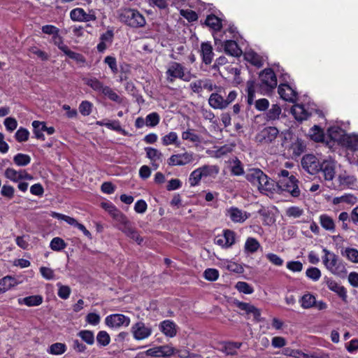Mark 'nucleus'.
<instances>
[{"label": "nucleus", "mask_w": 358, "mask_h": 358, "mask_svg": "<svg viewBox=\"0 0 358 358\" xmlns=\"http://www.w3.org/2000/svg\"><path fill=\"white\" fill-rule=\"evenodd\" d=\"M245 178L253 185L256 186L260 192L268 195L273 194L275 182L269 178L259 169H250L245 175Z\"/></svg>", "instance_id": "nucleus-1"}, {"label": "nucleus", "mask_w": 358, "mask_h": 358, "mask_svg": "<svg viewBox=\"0 0 358 358\" xmlns=\"http://www.w3.org/2000/svg\"><path fill=\"white\" fill-rule=\"evenodd\" d=\"M324 255L322 257V262L326 268L332 274L343 276L346 274L347 271L344 264L339 260L338 257L327 248H323Z\"/></svg>", "instance_id": "nucleus-2"}, {"label": "nucleus", "mask_w": 358, "mask_h": 358, "mask_svg": "<svg viewBox=\"0 0 358 358\" xmlns=\"http://www.w3.org/2000/svg\"><path fill=\"white\" fill-rule=\"evenodd\" d=\"M166 80L169 83H173L176 79L182 80L185 82H189L195 76L191 73L190 71L178 62H171L166 71Z\"/></svg>", "instance_id": "nucleus-3"}, {"label": "nucleus", "mask_w": 358, "mask_h": 358, "mask_svg": "<svg viewBox=\"0 0 358 358\" xmlns=\"http://www.w3.org/2000/svg\"><path fill=\"white\" fill-rule=\"evenodd\" d=\"M119 18L127 25L134 27H143L145 24V19L137 10L124 8L120 10Z\"/></svg>", "instance_id": "nucleus-4"}, {"label": "nucleus", "mask_w": 358, "mask_h": 358, "mask_svg": "<svg viewBox=\"0 0 358 358\" xmlns=\"http://www.w3.org/2000/svg\"><path fill=\"white\" fill-rule=\"evenodd\" d=\"M299 180L293 175L290 178L279 179L275 182L277 187H274L273 193H280L282 191H287L294 197H298L301 191L298 186Z\"/></svg>", "instance_id": "nucleus-5"}, {"label": "nucleus", "mask_w": 358, "mask_h": 358, "mask_svg": "<svg viewBox=\"0 0 358 358\" xmlns=\"http://www.w3.org/2000/svg\"><path fill=\"white\" fill-rule=\"evenodd\" d=\"M277 84L276 76L271 69H265L259 73V87L262 93L270 92Z\"/></svg>", "instance_id": "nucleus-6"}, {"label": "nucleus", "mask_w": 358, "mask_h": 358, "mask_svg": "<svg viewBox=\"0 0 358 358\" xmlns=\"http://www.w3.org/2000/svg\"><path fill=\"white\" fill-rule=\"evenodd\" d=\"M195 159V154L190 151L172 155L167 160L171 166H185L192 164Z\"/></svg>", "instance_id": "nucleus-7"}, {"label": "nucleus", "mask_w": 358, "mask_h": 358, "mask_svg": "<svg viewBox=\"0 0 358 358\" xmlns=\"http://www.w3.org/2000/svg\"><path fill=\"white\" fill-rule=\"evenodd\" d=\"M278 134L279 131L276 127H267L257 134L256 140L260 143H271L275 140Z\"/></svg>", "instance_id": "nucleus-8"}, {"label": "nucleus", "mask_w": 358, "mask_h": 358, "mask_svg": "<svg viewBox=\"0 0 358 358\" xmlns=\"http://www.w3.org/2000/svg\"><path fill=\"white\" fill-rule=\"evenodd\" d=\"M321 163L313 155H306L301 159V166L311 175L319 172Z\"/></svg>", "instance_id": "nucleus-9"}, {"label": "nucleus", "mask_w": 358, "mask_h": 358, "mask_svg": "<svg viewBox=\"0 0 358 358\" xmlns=\"http://www.w3.org/2000/svg\"><path fill=\"white\" fill-rule=\"evenodd\" d=\"M117 229L122 231L127 236L135 241L138 245L141 244L143 239L140 236L134 227L133 223L127 218L123 224L117 226Z\"/></svg>", "instance_id": "nucleus-10"}, {"label": "nucleus", "mask_w": 358, "mask_h": 358, "mask_svg": "<svg viewBox=\"0 0 358 358\" xmlns=\"http://www.w3.org/2000/svg\"><path fill=\"white\" fill-rule=\"evenodd\" d=\"M131 330L134 338L138 341L144 340L152 334V328L141 321L134 324Z\"/></svg>", "instance_id": "nucleus-11"}, {"label": "nucleus", "mask_w": 358, "mask_h": 358, "mask_svg": "<svg viewBox=\"0 0 358 358\" xmlns=\"http://www.w3.org/2000/svg\"><path fill=\"white\" fill-rule=\"evenodd\" d=\"M70 17L74 22L95 21L96 17L93 11L87 13L83 8H76L70 12Z\"/></svg>", "instance_id": "nucleus-12"}, {"label": "nucleus", "mask_w": 358, "mask_h": 358, "mask_svg": "<svg viewBox=\"0 0 358 358\" xmlns=\"http://www.w3.org/2000/svg\"><path fill=\"white\" fill-rule=\"evenodd\" d=\"M106 324L110 327H128L130 319L122 314H113L108 315L105 320Z\"/></svg>", "instance_id": "nucleus-13"}, {"label": "nucleus", "mask_w": 358, "mask_h": 358, "mask_svg": "<svg viewBox=\"0 0 358 358\" xmlns=\"http://www.w3.org/2000/svg\"><path fill=\"white\" fill-rule=\"evenodd\" d=\"M177 352L176 349L169 345L150 348L146 351V354L151 357H170Z\"/></svg>", "instance_id": "nucleus-14"}, {"label": "nucleus", "mask_w": 358, "mask_h": 358, "mask_svg": "<svg viewBox=\"0 0 358 358\" xmlns=\"http://www.w3.org/2000/svg\"><path fill=\"white\" fill-rule=\"evenodd\" d=\"M335 163L331 160H324L321 163L320 171L326 181H331L335 176Z\"/></svg>", "instance_id": "nucleus-15"}, {"label": "nucleus", "mask_w": 358, "mask_h": 358, "mask_svg": "<svg viewBox=\"0 0 358 358\" xmlns=\"http://www.w3.org/2000/svg\"><path fill=\"white\" fill-rule=\"evenodd\" d=\"M278 91L280 97L287 101L294 102L296 100L297 93L289 85H280Z\"/></svg>", "instance_id": "nucleus-16"}, {"label": "nucleus", "mask_w": 358, "mask_h": 358, "mask_svg": "<svg viewBox=\"0 0 358 358\" xmlns=\"http://www.w3.org/2000/svg\"><path fill=\"white\" fill-rule=\"evenodd\" d=\"M177 326L173 321L166 320L159 324L160 331L167 337L173 338L177 334Z\"/></svg>", "instance_id": "nucleus-17"}, {"label": "nucleus", "mask_w": 358, "mask_h": 358, "mask_svg": "<svg viewBox=\"0 0 358 358\" xmlns=\"http://www.w3.org/2000/svg\"><path fill=\"white\" fill-rule=\"evenodd\" d=\"M201 55L203 62L206 64H210L213 59L214 53L213 47L210 42H203L201 45Z\"/></svg>", "instance_id": "nucleus-18"}, {"label": "nucleus", "mask_w": 358, "mask_h": 358, "mask_svg": "<svg viewBox=\"0 0 358 358\" xmlns=\"http://www.w3.org/2000/svg\"><path fill=\"white\" fill-rule=\"evenodd\" d=\"M85 84L90 87L95 92L103 95L108 86L103 85L102 82L96 78H87L83 79Z\"/></svg>", "instance_id": "nucleus-19"}, {"label": "nucleus", "mask_w": 358, "mask_h": 358, "mask_svg": "<svg viewBox=\"0 0 358 358\" xmlns=\"http://www.w3.org/2000/svg\"><path fill=\"white\" fill-rule=\"evenodd\" d=\"M227 215L234 222H243L248 218L245 212L235 207H231L227 210Z\"/></svg>", "instance_id": "nucleus-20"}, {"label": "nucleus", "mask_w": 358, "mask_h": 358, "mask_svg": "<svg viewBox=\"0 0 358 358\" xmlns=\"http://www.w3.org/2000/svg\"><path fill=\"white\" fill-rule=\"evenodd\" d=\"M43 299L41 295H32L24 298L17 299L19 305H26L27 306H37L43 303Z\"/></svg>", "instance_id": "nucleus-21"}, {"label": "nucleus", "mask_w": 358, "mask_h": 358, "mask_svg": "<svg viewBox=\"0 0 358 358\" xmlns=\"http://www.w3.org/2000/svg\"><path fill=\"white\" fill-rule=\"evenodd\" d=\"M327 285L331 291L336 292L343 301H346L347 292L344 287L331 279L327 280Z\"/></svg>", "instance_id": "nucleus-22"}, {"label": "nucleus", "mask_w": 358, "mask_h": 358, "mask_svg": "<svg viewBox=\"0 0 358 358\" xmlns=\"http://www.w3.org/2000/svg\"><path fill=\"white\" fill-rule=\"evenodd\" d=\"M291 112L298 121L307 120L310 116V113L305 109L304 106L301 104L294 105L292 107Z\"/></svg>", "instance_id": "nucleus-23"}, {"label": "nucleus", "mask_w": 358, "mask_h": 358, "mask_svg": "<svg viewBox=\"0 0 358 358\" xmlns=\"http://www.w3.org/2000/svg\"><path fill=\"white\" fill-rule=\"evenodd\" d=\"M209 105L215 109H225L224 99L218 93H212L208 99Z\"/></svg>", "instance_id": "nucleus-24"}, {"label": "nucleus", "mask_w": 358, "mask_h": 358, "mask_svg": "<svg viewBox=\"0 0 358 358\" xmlns=\"http://www.w3.org/2000/svg\"><path fill=\"white\" fill-rule=\"evenodd\" d=\"M18 284L17 280L11 275L0 279V294L4 293Z\"/></svg>", "instance_id": "nucleus-25"}, {"label": "nucleus", "mask_w": 358, "mask_h": 358, "mask_svg": "<svg viewBox=\"0 0 358 358\" xmlns=\"http://www.w3.org/2000/svg\"><path fill=\"white\" fill-rule=\"evenodd\" d=\"M224 52L234 57H239L242 54L241 49L238 47L236 41L229 40L224 43Z\"/></svg>", "instance_id": "nucleus-26"}, {"label": "nucleus", "mask_w": 358, "mask_h": 358, "mask_svg": "<svg viewBox=\"0 0 358 358\" xmlns=\"http://www.w3.org/2000/svg\"><path fill=\"white\" fill-rule=\"evenodd\" d=\"M237 306L241 310L245 311L247 313H252L254 316L255 320H256L257 321L260 320V311L253 305L245 302H238L237 303Z\"/></svg>", "instance_id": "nucleus-27"}, {"label": "nucleus", "mask_w": 358, "mask_h": 358, "mask_svg": "<svg viewBox=\"0 0 358 358\" xmlns=\"http://www.w3.org/2000/svg\"><path fill=\"white\" fill-rule=\"evenodd\" d=\"M320 223L323 229L330 232L336 231V224L334 220L330 216L322 214L320 216Z\"/></svg>", "instance_id": "nucleus-28"}, {"label": "nucleus", "mask_w": 358, "mask_h": 358, "mask_svg": "<svg viewBox=\"0 0 358 358\" xmlns=\"http://www.w3.org/2000/svg\"><path fill=\"white\" fill-rule=\"evenodd\" d=\"M162 143L164 146L175 145L179 147L180 145V143L178 140V134L174 131H171L164 136H163L162 138Z\"/></svg>", "instance_id": "nucleus-29"}, {"label": "nucleus", "mask_w": 358, "mask_h": 358, "mask_svg": "<svg viewBox=\"0 0 358 358\" xmlns=\"http://www.w3.org/2000/svg\"><path fill=\"white\" fill-rule=\"evenodd\" d=\"M260 248L259 241L252 237H249L246 239L244 245V250L246 253H255Z\"/></svg>", "instance_id": "nucleus-30"}, {"label": "nucleus", "mask_w": 358, "mask_h": 358, "mask_svg": "<svg viewBox=\"0 0 358 358\" xmlns=\"http://www.w3.org/2000/svg\"><path fill=\"white\" fill-rule=\"evenodd\" d=\"M245 59L251 64L259 68L263 66V59L255 52H248L245 54Z\"/></svg>", "instance_id": "nucleus-31"}, {"label": "nucleus", "mask_w": 358, "mask_h": 358, "mask_svg": "<svg viewBox=\"0 0 358 358\" xmlns=\"http://www.w3.org/2000/svg\"><path fill=\"white\" fill-rule=\"evenodd\" d=\"M203 178H215L219 173V167L216 165H203L199 167Z\"/></svg>", "instance_id": "nucleus-32"}, {"label": "nucleus", "mask_w": 358, "mask_h": 358, "mask_svg": "<svg viewBox=\"0 0 358 358\" xmlns=\"http://www.w3.org/2000/svg\"><path fill=\"white\" fill-rule=\"evenodd\" d=\"M282 110L278 104H273L270 109L266 113V119L268 121H273L278 120L281 114Z\"/></svg>", "instance_id": "nucleus-33"}, {"label": "nucleus", "mask_w": 358, "mask_h": 358, "mask_svg": "<svg viewBox=\"0 0 358 358\" xmlns=\"http://www.w3.org/2000/svg\"><path fill=\"white\" fill-rule=\"evenodd\" d=\"M205 24L215 31H219L222 28V22L220 19L215 15H208L206 19Z\"/></svg>", "instance_id": "nucleus-34"}, {"label": "nucleus", "mask_w": 358, "mask_h": 358, "mask_svg": "<svg viewBox=\"0 0 358 358\" xmlns=\"http://www.w3.org/2000/svg\"><path fill=\"white\" fill-rule=\"evenodd\" d=\"M341 255L351 262L358 263V250L346 248L341 250Z\"/></svg>", "instance_id": "nucleus-35"}, {"label": "nucleus", "mask_w": 358, "mask_h": 358, "mask_svg": "<svg viewBox=\"0 0 358 358\" xmlns=\"http://www.w3.org/2000/svg\"><path fill=\"white\" fill-rule=\"evenodd\" d=\"M22 170L16 171L13 168H8L5 170L4 176L11 181L17 182L22 180Z\"/></svg>", "instance_id": "nucleus-36"}, {"label": "nucleus", "mask_w": 358, "mask_h": 358, "mask_svg": "<svg viewBox=\"0 0 358 358\" xmlns=\"http://www.w3.org/2000/svg\"><path fill=\"white\" fill-rule=\"evenodd\" d=\"M300 302L303 308L308 309L314 306L316 302V299L313 294L308 293L301 297Z\"/></svg>", "instance_id": "nucleus-37"}, {"label": "nucleus", "mask_w": 358, "mask_h": 358, "mask_svg": "<svg viewBox=\"0 0 358 358\" xmlns=\"http://www.w3.org/2000/svg\"><path fill=\"white\" fill-rule=\"evenodd\" d=\"M66 350V346L64 343H55L52 344L48 350V353L55 355H60L64 353Z\"/></svg>", "instance_id": "nucleus-38"}, {"label": "nucleus", "mask_w": 358, "mask_h": 358, "mask_svg": "<svg viewBox=\"0 0 358 358\" xmlns=\"http://www.w3.org/2000/svg\"><path fill=\"white\" fill-rule=\"evenodd\" d=\"M13 162L19 166H25L31 162V157L28 155L18 153L14 156Z\"/></svg>", "instance_id": "nucleus-39"}, {"label": "nucleus", "mask_w": 358, "mask_h": 358, "mask_svg": "<svg viewBox=\"0 0 358 358\" xmlns=\"http://www.w3.org/2000/svg\"><path fill=\"white\" fill-rule=\"evenodd\" d=\"M78 336L87 345H92L94 343V336L92 331L82 330L78 333Z\"/></svg>", "instance_id": "nucleus-40"}, {"label": "nucleus", "mask_w": 358, "mask_h": 358, "mask_svg": "<svg viewBox=\"0 0 358 358\" xmlns=\"http://www.w3.org/2000/svg\"><path fill=\"white\" fill-rule=\"evenodd\" d=\"M146 156L150 161H160L162 162V153L156 148H145Z\"/></svg>", "instance_id": "nucleus-41"}, {"label": "nucleus", "mask_w": 358, "mask_h": 358, "mask_svg": "<svg viewBox=\"0 0 358 358\" xmlns=\"http://www.w3.org/2000/svg\"><path fill=\"white\" fill-rule=\"evenodd\" d=\"M66 247V243L59 237H55L50 243V248L54 251H61Z\"/></svg>", "instance_id": "nucleus-42"}, {"label": "nucleus", "mask_w": 358, "mask_h": 358, "mask_svg": "<svg viewBox=\"0 0 358 358\" xmlns=\"http://www.w3.org/2000/svg\"><path fill=\"white\" fill-rule=\"evenodd\" d=\"M203 178L199 168L193 171L189 177L190 186L194 187L199 184L201 180Z\"/></svg>", "instance_id": "nucleus-43"}, {"label": "nucleus", "mask_w": 358, "mask_h": 358, "mask_svg": "<svg viewBox=\"0 0 358 358\" xmlns=\"http://www.w3.org/2000/svg\"><path fill=\"white\" fill-rule=\"evenodd\" d=\"M310 136L311 137V139L316 142L324 141V135L323 131L317 125H315L310 129Z\"/></svg>", "instance_id": "nucleus-44"}, {"label": "nucleus", "mask_w": 358, "mask_h": 358, "mask_svg": "<svg viewBox=\"0 0 358 358\" xmlns=\"http://www.w3.org/2000/svg\"><path fill=\"white\" fill-rule=\"evenodd\" d=\"M241 345V343L229 342L224 345L222 350L227 355H234L236 353L237 350L240 348Z\"/></svg>", "instance_id": "nucleus-45"}, {"label": "nucleus", "mask_w": 358, "mask_h": 358, "mask_svg": "<svg viewBox=\"0 0 358 358\" xmlns=\"http://www.w3.org/2000/svg\"><path fill=\"white\" fill-rule=\"evenodd\" d=\"M97 343L100 346L105 347L110 342V337L106 331H100L96 336Z\"/></svg>", "instance_id": "nucleus-46"}, {"label": "nucleus", "mask_w": 358, "mask_h": 358, "mask_svg": "<svg viewBox=\"0 0 358 358\" xmlns=\"http://www.w3.org/2000/svg\"><path fill=\"white\" fill-rule=\"evenodd\" d=\"M160 120L159 114L156 112L148 114L145 117V125L148 127H154L157 126Z\"/></svg>", "instance_id": "nucleus-47"}, {"label": "nucleus", "mask_w": 358, "mask_h": 358, "mask_svg": "<svg viewBox=\"0 0 358 358\" xmlns=\"http://www.w3.org/2000/svg\"><path fill=\"white\" fill-rule=\"evenodd\" d=\"M58 287L57 295L62 299H67L71 292V288L67 285H63L61 282L57 283Z\"/></svg>", "instance_id": "nucleus-48"}, {"label": "nucleus", "mask_w": 358, "mask_h": 358, "mask_svg": "<svg viewBox=\"0 0 358 358\" xmlns=\"http://www.w3.org/2000/svg\"><path fill=\"white\" fill-rule=\"evenodd\" d=\"M103 95L108 97L110 100L115 101L117 103H122L123 98L119 96L112 88L108 86Z\"/></svg>", "instance_id": "nucleus-49"}, {"label": "nucleus", "mask_w": 358, "mask_h": 358, "mask_svg": "<svg viewBox=\"0 0 358 358\" xmlns=\"http://www.w3.org/2000/svg\"><path fill=\"white\" fill-rule=\"evenodd\" d=\"M43 122L35 120L32 122L34 128V134L37 139L45 140V136L43 134V130L41 129Z\"/></svg>", "instance_id": "nucleus-50"}, {"label": "nucleus", "mask_w": 358, "mask_h": 358, "mask_svg": "<svg viewBox=\"0 0 358 358\" xmlns=\"http://www.w3.org/2000/svg\"><path fill=\"white\" fill-rule=\"evenodd\" d=\"M29 131L24 127H20L15 134L16 141L20 143L27 141L29 138Z\"/></svg>", "instance_id": "nucleus-51"}, {"label": "nucleus", "mask_w": 358, "mask_h": 358, "mask_svg": "<svg viewBox=\"0 0 358 358\" xmlns=\"http://www.w3.org/2000/svg\"><path fill=\"white\" fill-rule=\"evenodd\" d=\"M52 216L58 220H62L67 222L69 224L76 227L78 224L77 220L71 217L53 212Z\"/></svg>", "instance_id": "nucleus-52"}, {"label": "nucleus", "mask_w": 358, "mask_h": 358, "mask_svg": "<svg viewBox=\"0 0 358 358\" xmlns=\"http://www.w3.org/2000/svg\"><path fill=\"white\" fill-rule=\"evenodd\" d=\"M182 138L183 140L189 141L192 143H199L200 137L196 134L189 129L182 133Z\"/></svg>", "instance_id": "nucleus-53"}, {"label": "nucleus", "mask_w": 358, "mask_h": 358, "mask_svg": "<svg viewBox=\"0 0 358 358\" xmlns=\"http://www.w3.org/2000/svg\"><path fill=\"white\" fill-rule=\"evenodd\" d=\"M92 103L88 101H83L79 106V111L83 116H87L92 113Z\"/></svg>", "instance_id": "nucleus-54"}, {"label": "nucleus", "mask_w": 358, "mask_h": 358, "mask_svg": "<svg viewBox=\"0 0 358 358\" xmlns=\"http://www.w3.org/2000/svg\"><path fill=\"white\" fill-rule=\"evenodd\" d=\"M306 275L313 281H317L321 277V271L316 267H310L306 270Z\"/></svg>", "instance_id": "nucleus-55"}, {"label": "nucleus", "mask_w": 358, "mask_h": 358, "mask_svg": "<svg viewBox=\"0 0 358 358\" xmlns=\"http://www.w3.org/2000/svg\"><path fill=\"white\" fill-rule=\"evenodd\" d=\"M236 288L242 293L250 294L254 292V289L248 283L245 282H238Z\"/></svg>", "instance_id": "nucleus-56"}, {"label": "nucleus", "mask_w": 358, "mask_h": 358, "mask_svg": "<svg viewBox=\"0 0 358 358\" xmlns=\"http://www.w3.org/2000/svg\"><path fill=\"white\" fill-rule=\"evenodd\" d=\"M303 213V209L298 206H292L286 210V215L289 217L298 218Z\"/></svg>", "instance_id": "nucleus-57"}, {"label": "nucleus", "mask_w": 358, "mask_h": 358, "mask_svg": "<svg viewBox=\"0 0 358 358\" xmlns=\"http://www.w3.org/2000/svg\"><path fill=\"white\" fill-rule=\"evenodd\" d=\"M222 238H224L227 243V248L231 247L235 242V234L231 230H226L222 235Z\"/></svg>", "instance_id": "nucleus-58"}, {"label": "nucleus", "mask_w": 358, "mask_h": 358, "mask_svg": "<svg viewBox=\"0 0 358 358\" xmlns=\"http://www.w3.org/2000/svg\"><path fill=\"white\" fill-rule=\"evenodd\" d=\"M64 53L69 58L76 61L77 62L83 63L85 62L84 57L81 54L71 51L69 47L66 48V50L64 52Z\"/></svg>", "instance_id": "nucleus-59"}, {"label": "nucleus", "mask_w": 358, "mask_h": 358, "mask_svg": "<svg viewBox=\"0 0 358 358\" xmlns=\"http://www.w3.org/2000/svg\"><path fill=\"white\" fill-rule=\"evenodd\" d=\"M204 278L210 281H215L219 277V272L215 268H207L203 273Z\"/></svg>", "instance_id": "nucleus-60"}, {"label": "nucleus", "mask_w": 358, "mask_h": 358, "mask_svg": "<svg viewBox=\"0 0 358 358\" xmlns=\"http://www.w3.org/2000/svg\"><path fill=\"white\" fill-rule=\"evenodd\" d=\"M101 207L109 213V215L113 217L120 210H118L112 203L110 202H103L101 204Z\"/></svg>", "instance_id": "nucleus-61"}, {"label": "nucleus", "mask_w": 358, "mask_h": 358, "mask_svg": "<svg viewBox=\"0 0 358 358\" xmlns=\"http://www.w3.org/2000/svg\"><path fill=\"white\" fill-rule=\"evenodd\" d=\"M6 129L10 131H13L17 127V122L14 117H6L3 122Z\"/></svg>", "instance_id": "nucleus-62"}, {"label": "nucleus", "mask_w": 358, "mask_h": 358, "mask_svg": "<svg viewBox=\"0 0 358 358\" xmlns=\"http://www.w3.org/2000/svg\"><path fill=\"white\" fill-rule=\"evenodd\" d=\"M342 130L339 127H331L327 130L329 136L331 140L338 141L341 136Z\"/></svg>", "instance_id": "nucleus-63"}, {"label": "nucleus", "mask_w": 358, "mask_h": 358, "mask_svg": "<svg viewBox=\"0 0 358 358\" xmlns=\"http://www.w3.org/2000/svg\"><path fill=\"white\" fill-rule=\"evenodd\" d=\"M104 63L108 65L112 72L114 73H117L118 69L117 66L116 59L112 56H107L104 59Z\"/></svg>", "instance_id": "nucleus-64"}]
</instances>
